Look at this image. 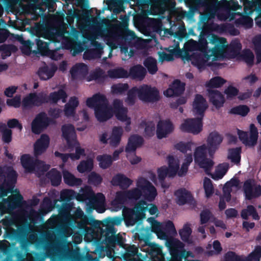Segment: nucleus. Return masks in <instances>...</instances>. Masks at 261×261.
<instances>
[{
  "label": "nucleus",
  "mask_w": 261,
  "mask_h": 261,
  "mask_svg": "<svg viewBox=\"0 0 261 261\" xmlns=\"http://www.w3.org/2000/svg\"><path fill=\"white\" fill-rule=\"evenodd\" d=\"M22 167L28 172H33L36 169L39 168L40 161L34 160V158L28 154H23L20 159Z\"/></svg>",
  "instance_id": "obj_21"
},
{
  "label": "nucleus",
  "mask_w": 261,
  "mask_h": 261,
  "mask_svg": "<svg viewBox=\"0 0 261 261\" xmlns=\"http://www.w3.org/2000/svg\"><path fill=\"white\" fill-rule=\"evenodd\" d=\"M15 191L17 192L18 194L14 197L10 196L7 198L3 199L4 201L7 203L8 206L12 209L18 207L23 202L22 196L19 193V191L17 189L15 190Z\"/></svg>",
  "instance_id": "obj_33"
},
{
  "label": "nucleus",
  "mask_w": 261,
  "mask_h": 261,
  "mask_svg": "<svg viewBox=\"0 0 261 261\" xmlns=\"http://www.w3.org/2000/svg\"><path fill=\"white\" fill-rule=\"evenodd\" d=\"M185 90V84L179 80H174L169 87L164 92V95L168 97L177 96L182 94Z\"/></svg>",
  "instance_id": "obj_17"
},
{
  "label": "nucleus",
  "mask_w": 261,
  "mask_h": 261,
  "mask_svg": "<svg viewBox=\"0 0 261 261\" xmlns=\"http://www.w3.org/2000/svg\"><path fill=\"white\" fill-rule=\"evenodd\" d=\"M126 191L128 195L127 196L128 197V200L137 201L142 197L140 190L137 186L136 188H134L130 190Z\"/></svg>",
  "instance_id": "obj_61"
},
{
  "label": "nucleus",
  "mask_w": 261,
  "mask_h": 261,
  "mask_svg": "<svg viewBox=\"0 0 261 261\" xmlns=\"http://www.w3.org/2000/svg\"><path fill=\"white\" fill-rule=\"evenodd\" d=\"M17 172L14 169L9 168L8 172H7L6 177H5L3 183L14 188L17 181Z\"/></svg>",
  "instance_id": "obj_40"
},
{
  "label": "nucleus",
  "mask_w": 261,
  "mask_h": 261,
  "mask_svg": "<svg viewBox=\"0 0 261 261\" xmlns=\"http://www.w3.org/2000/svg\"><path fill=\"white\" fill-rule=\"evenodd\" d=\"M122 221V219L119 217L106 219L102 225L105 228H98L97 233L93 238L94 242L99 246L106 245L108 247H114L118 245L123 246V237L119 234H116L117 230L114 227V225H120Z\"/></svg>",
  "instance_id": "obj_1"
},
{
  "label": "nucleus",
  "mask_w": 261,
  "mask_h": 261,
  "mask_svg": "<svg viewBox=\"0 0 261 261\" xmlns=\"http://www.w3.org/2000/svg\"><path fill=\"white\" fill-rule=\"evenodd\" d=\"M139 247L142 251L146 253V255H149L152 259L158 258V256L164 258L162 248L159 245L150 242L149 239L145 235L139 236Z\"/></svg>",
  "instance_id": "obj_6"
},
{
  "label": "nucleus",
  "mask_w": 261,
  "mask_h": 261,
  "mask_svg": "<svg viewBox=\"0 0 261 261\" xmlns=\"http://www.w3.org/2000/svg\"><path fill=\"white\" fill-rule=\"evenodd\" d=\"M189 252L170 253L171 258L169 261H189L187 258Z\"/></svg>",
  "instance_id": "obj_63"
},
{
  "label": "nucleus",
  "mask_w": 261,
  "mask_h": 261,
  "mask_svg": "<svg viewBox=\"0 0 261 261\" xmlns=\"http://www.w3.org/2000/svg\"><path fill=\"white\" fill-rule=\"evenodd\" d=\"M241 148L240 147L230 149L229 150L228 158L231 160V162L238 164L241 161Z\"/></svg>",
  "instance_id": "obj_47"
},
{
  "label": "nucleus",
  "mask_w": 261,
  "mask_h": 261,
  "mask_svg": "<svg viewBox=\"0 0 261 261\" xmlns=\"http://www.w3.org/2000/svg\"><path fill=\"white\" fill-rule=\"evenodd\" d=\"M49 144V138L46 134H42L34 144V155L36 156L44 153L48 148Z\"/></svg>",
  "instance_id": "obj_24"
},
{
  "label": "nucleus",
  "mask_w": 261,
  "mask_h": 261,
  "mask_svg": "<svg viewBox=\"0 0 261 261\" xmlns=\"http://www.w3.org/2000/svg\"><path fill=\"white\" fill-rule=\"evenodd\" d=\"M127 110L126 108L114 112L118 120L122 122H125L127 123V125H130L131 121L130 118L127 117Z\"/></svg>",
  "instance_id": "obj_54"
},
{
  "label": "nucleus",
  "mask_w": 261,
  "mask_h": 261,
  "mask_svg": "<svg viewBox=\"0 0 261 261\" xmlns=\"http://www.w3.org/2000/svg\"><path fill=\"white\" fill-rule=\"evenodd\" d=\"M148 204L146 201L140 200L134 208L124 207L123 219L126 226H133L145 216Z\"/></svg>",
  "instance_id": "obj_3"
},
{
  "label": "nucleus",
  "mask_w": 261,
  "mask_h": 261,
  "mask_svg": "<svg viewBox=\"0 0 261 261\" xmlns=\"http://www.w3.org/2000/svg\"><path fill=\"white\" fill-rule=\"evenodd\" d=\"M127 191H118L116 193L115 198L113 201L114 204H123L128 200Z\"/></svg>",
  "instance_id": "obj_56"
},
{
  "label": "nucleus",
  "mask_w": 261,
  "mask_h": 261,
  "mask_svg": "<svg viewBox=\"0 0 261 261\" xmlns=\"http://www.w3.org/2000/svg\"><path fill=\"white\" fill-rule=\"evenodd\" d=\"M203 118L199 117L186 119L180 125V129L184 132L198 134L202 130Z\"/></svg>",
  "instance_id": "obj_13"
},
{
  "label": "nucleus",
  "mask_w": 261,
  "mask_h": 261,
  "mask_svg": "<svg viewBox=\"0 0 261 261\" xmlns=\"http://www.w3.org/2000/svg\"><path fill=\"white\" fill-rule=\"evenodd\" d=\"M108 75L111 78H127L128 71L122 67L111 69L108 71Z\"/></svg>",
  "instance_id": "obj_41"
},
{
  "label": "nucleus",
  "mask_w": 261,
  "mask_h": 261,
  "mask_svg": "<svg viewBox=\"0 0 261 261\" xmlns=\"http://www.w3.org/2000/svg\"><path fill=\"white\" fill-rule=\"evenodd\" d=\"M93 167V161L91 159H89L81 162L77 167V169L79 172L83 173L86 171H90Z\"/></svg>",
  "instance_id": "obj_53"
},
{
  "label": "nucleus",
  "mask_w": 261,
  "mask_h": 261,
  "mask_svg": "<svg viewBox=\"0 0 261 261\" xmlns=\"http://www.w3.org/2000/svg\"><path fill=\"white\" fill-rule=\"evenodd\" d=\"M192 230L190 227V225L188 223L184 224L182 228L179 231V234L181 239L185 242L190 243L191 241L190 237L192 233Z\"/></svg>",
  "instance_id": "obj_46"
},
{
  "label": "nucleus",
  "mask_w": 261,
  "mask_h": 261,
  "mask_svg": "<svg viewBox=\"0 0 261 261\" xmlns=\"http://www.w3.org/2000/svg\"><path fill=\"white\" fill-rule=\"evenodd\" d=\"M0 132L2 133V140L5 143L9 144L12 140V131L7 128L5 123L0 124Z\"/></svg>",
  "instance_id": "obj_39"
},
{
  "label": "nucleus",
  "mask_w": 261,
  "mask_h": 261,
  "mask_svg": "<svg viewBox=\"0 0 261 261\" xmlns=\"http://www.w3.org/2000/svg\"><path fill=\"white\" fill-rule=\"evenodd\" d=\"M210 59L208 53L194 54L192 56V63L199 69H204L206 62Z\"/></svg>",
  "instance_id": "obj_27"
},
{
  "label": "nucleus",
  "mask_w": 261,
  "mask_h": 261,
  "mask_svg": "<svg viewBox=\"0 0 261 261\" xmlns=\"http://www.w3.org/2000/svg\"><path fill=\"white\" fill-rule=\"evenodd\" d=\"M87 106L94 108L95 117L99 122H105L113 115L112 109L109 107L108 99L105 95L96 93L86 100Z\"/></svg>",
  "instance_id": "obj_2"
},
{
  "label": "nucleus",
  "mask_w": 261,
  "mask_h": 261,
  "mask_svg": "<svg viewBox=\"0 0 261 261\" xmlns=\"http://www.w3.org/2000/svg\"><path fill=\"white\" fill-rule=\"evenodd\" d=\"M207 96L210 102L217 109L223 106L225 102L224 95L218 90L207 89Z\"/></svg>",
  "instance_id": "obj_20"
},
{
  "label": "nucleus",
  "mask_w": 261,
  "mask_h": 261,
  "mask_svg": "<svg viewBox=\"0 0 261 261\" xmlns=\"http://www.w3.org/2000/svg\"><path fill=\"white\" fill-rule=\"evenodd\" d=\"M129 85L127 83H119L112 86L111 91L113 94H122L128 90Z\"/></svg>",
  "instance_id": "obj_59"
},
{
  "label": "nucleus",
  "mask_w": 261,
  "mask_h": 261,
  "mask_svg": "<svg viewBox=\"0 0 261 261\" xmlns=\"http://www.w3.org/2000/svg\"><path fill=\"white\" fill-rule=\"evenodd\" d=\"M222 137L216 132H213L210 134L207 138V147H208V154L210 158L213 157L216 150L222 142Z\"/></svg>",
  "instance_id": "obj_19"
},
{
  "label": "nucleus",
  "mask_w": 261,
  "mask_h": 261,
  "mask_svg": "<svg viewBox=\"0 0 261 261\" xmlns=\"http://www.w3.org/2000/svg\"><path fill=\"white\" fill-rule=\"evenodd\" d=\"M168 161L169 165V168H168L170 172V176H174L179 169V165L176 163L175 159L172 155H169L168 156Z\"/></svg>",
  "instance_id": "obj_57"
},
{
  "label": "nucleus",
  "mask_w": 261,
  "mask_h": 261,
  "mask_svg": "<svg viewBox=\"0 0 261 261\" xmlns=\"http://www.w3.org/2000/svg\"><path fill=\"white\" fill-rule=\"evenodd\" d=\"M243 61L247 64L248 67H252L254 64V56L250 49H246L243 51L241 55Z\"/></svg>",
  "instance_id": "obj_55"
},
{
  "label": "nucleus",
  "mask_w": 261,
  "mask_h": 261,
  "mask_svg": "<svg viewBox=\"0 0 261 261\" xmlns=\"http://www.w3.org/2000/svg\"><path fill=\"white\" fill-rule=\"evenodd\" d=\"M123 130L121 126H114L112 128V133L109 138V144L113 147H117L121 140Z\"/></svg>",
  "instance_id": "obj_28"
},
{
  "label": "nucleus",
  "mask_w": 261,
  "mask_h": 261,
  "mask_svg": "<svg viewBox=\"0 0 261 261\" xmlns=\"http://www.w3.org/2000/svg\"><path fill=\"white\" fill-rule=\"evenodd\" d=\"M76 193L72 190H64L60 194V201L63 202H69L74 198Z\"/></svg>",
  "instance_id": "obj_58"
},
{
  "label": "nucleus",
  "mask_w": 261,
  "mask_h": 261,
  "mask_svg": "<svg viewBox=\"0 0 261 261\" xmlns=\"http://www.w3.org/2000/svg\"><path fill=\"white\" fill-rule=\"evenodd\" d=\"M207 152L208 147L205 144H203L196 148L194 158L195 163L200 168L203 169L206 174L210 175L214 162L212 159L207 158Z\"/></svg>",
  "instance_id": "obj_5"
},
{
  "label": "nucleus",
  "mask_w": 261,
  "mask_h": 261,
  "mask_svg": "<svg viewBox=\"0 0 261 261\" xmlns=\"http://www.w3.org/2000/svg\"><path fill=\"white\" fill-rule=\"evenodd\" d=\"M47 178L50 180L52 186H58L62 180V175L61 173L56 169H52L47 173Z\"/></svg>",
  "instance_id": "obj_36"
},
{
  "label": "nucleus",
  "mask_w": 261,
  "mask_h": 261,
  "mask_svg": "<svg viewBox=\"0 0 261 261\" xmlns=\"http://www.w3.org/2000/svg\"><path fill=\"white\" fill-rule=\"evenodd\" d=\"M174 195L177 199V203L180 205H184L186 203L191 204L193 201V197L190 192L185 188L176 190Z\"/></svg>",
  "instance_id": "obj_26"
},
{
  "label": "nucleus",
  "mask_w": 261,
  "mask_h": 261,
  "mask_svg": "<svg viewBox=\"0 0 261 261\" xmlns=\"http://www.w3.org/2000/svg\"><path fill=\"white\" fill-rule=\"evenodd\" d=\"M173 130V124L170 120H160L156 126V134L157 138L159 139L166 138L168 135L172 133Z\"/></svg>",
  "instance_id": "obj_16"
},
{
  "label": "nucleus",
  "mask_w": 261,
  "mask_h": 261,
  "mask_svg": "<svg viewBox=\"0 0 261 261\" xmlns=\"http://www.w3.org/2000/svg\"><path fill=\"white\" fill-rule=\"evenodd\" d=\"M133 180L123 174L118 173L114 176L111 184L114 186H119L121 189H127L133 183Z\"/></svg>",
  "instance_id": "obj_25"
},
{
  "label": "nucleus",
  "mask_w": 261,
  "mask_h": 261,
  "mask_svg": "<svg viewBox=\"0 0 261 261\" xmlns=\"http://www.w3.org/2000/svg\"><path fill=\"white\" fill-rule=\"evenodd\" d=\"M43 97H44L45 102L44 103H57L59 100H62L63 102H65L67 97L66 92L62 89L57 91L49 93L48 96L46 94L42 93Z\"/></svg>",
  "instance_id": "obj_22"
},
{
  "label": "nucleus",
  "mask_w": 261,
  "mask_h": 261,
  "mask_svg": "<svg viewBox=\"0 0 261 261\" xmlns=\"http://www.w3.org/2000/svg\"><path fill=\"white\" fill-rule=\"evenodd\" d=\"M93 45L96 49H91L86 50L84 53V56H85L86 58L90 59L101 57L100 50L102 49V46L100 43L96 41L94 42Z\"/></svg>",
  "instance_id": "obj_35"
},
{
  "label": "nucleus",
  "mask_w": 261,
  "mask_h": 261,
  "mask_svg": "<svg viewBox=\"0 0 261 261\" xmlns=\"http://www.w3.org/2000/svg\"><path fill=\"white\" fill-rule=\"evenodd\" d=\"M160 93L155 87L147 85L139 87V98L143 102H155L160 99Z\"/></svg>",
  "instance_id": "obj_10"
},
{
  "label": "nucleus",
  "mask_w": 261,
  "mask_h": 261,
  "mask_svg": "<svg viewBox=\"0 0 261 261\" xmlns=\"http://www.w3.org/2000/svg\"><path fill=\"white\" fill-rule=\"evenodd\" d=\"M63 177L64 182L69 186H79L82 184V179L75 177L73 174L68 170H64L63 171Z\"/></svg>",
  "instance_id": "obj_31"
},
{
  "label": "nucleus",
  "mask_w": 261,
  "mask_h": 261,
  "mask_svg": "<svg viewBox=\"0 0 261 261\" xmlns=\"http://www.w3.org/2000/svg\"><path fill=\"white\" fill-rule=\"evenodd\" d=\"M38 75L42 80H47L54 75V71L49 69L47 66H44L39 69Z\"/></svg>",
  "instance_id": "obj_51"
},
{
  "label": "nucleus",
  "mask_w": 261,
  "mask_h": 261,
  "mask_svg": "<svg viewBox=\"0 0 261 261\" xmlns=\"http://www.w3.org/2000/svg\"><path fill=\"white\" fill-rule=\"evenodd\" d=\"M151 231L156 233L158 238L166 240L171 237V234L176 233L173 223L168 220L165 223H161L155 221L151 225Z\"/></svg>",
  "instance_id": "obj_7"
},
{
  "label": "nucleus",
  "mask_w": 261,
  "mask_h": 261,
  "mask_svg": "<svg viewBox=\"0 0 261 261\" xmlns=\"http://www.w3.org/2000/svg\"><path fill=\"white\" fill-rule=\"evenodd\" d=\"M139 87H133L127 91V97L125 99V102L129 106H133L135 105L136 100V94H137L139 97Z\"/></svg>",
  "instance_id": "obj_45"
},
{
  "label": "nucleus",
  "mask_w": 261,
  "mask_h": 261,
  "mask_svg": "<svg viewBox=\"0 0 261 261\" xmlns=\"http://www.w3.org/2000/svg\"><path fill=\"white\" fill-rule=\"evenodd\" d=\"M241 216L244 220H248L249 216H251L255 220L260 219L256 209L252 205H248L246 208L243 209L241 212Z\"/></svg>",
  "instance_id": "obj_32"
},
{
  "label": "nucleus",
  "mask_w": 261,
  "mask_h": 261,
  "mask_svg": "<svg viewBox=\"0 0 261 261\" xmlns=\"http://www.w3.org/2000/svg\"><path fill=\"white\" fill-rule=\"evenodd\" d=\"M250 112V108L246 105H239L232 108L229 113L231 114L238 115L245 117Z\"/></svg>",
  "instance_id": "obj_44"
},
{
  "label": "nucleus",
  "mask_w": 261,
  "mask_h": 261,
  "mask_svg": "<svg viewBox=\"0 0 261 261\" xmlns=\"http://www.w3.org/2000/svg\"><path fill=\"white\" fill-rule=\"evenodd\" d=\"M261 257V246H256L246 258V261H259Z\"/></svg>",
  "instance_id": "obj_62"
},
{
  "label": "nucleus",
  "mask_w": 261,
  "mask_h": 261,
  "mask_svg": "<svg viewBox=\"0 0 261 261\" xmlns=\"http://www.w3.org/2000/svg\"><path fill=\"white\" fill-rule=\"evenodd\" d=\"M35 41L39 54L42 56H46L49 50V44L39 38L36 39Z\"/></svg>",
  "instance_id": "obj_52"
},
{
  "label": "nucleus",
  "mask_w": 261,
  "mask_h": 261,
  "mask_svg": "<svg viewBox=\"0 0 261 261\" xmlns=\"http://www.w3.org/2000/svg\"><path fill=\"white\" fill-rule=\"evenodd\" d=\"M211 42L214 44L213 48L210 50V58L213 57V61L217 60L226 56L227 51L226 49V39L223 37H219L213 35L212 36Z\"/></svg>",
  "instance_id": "obj_9"
},
{
  "label": "nucleus",
  "mask_w": 261,
  "mask_h": 261,
  "mask_svg": "<svg viewBox=\"0 0 261 261\" xmlns=\"http://www.w3.org/2000/svg\"><path fill=\"white\" fill-rule=\"evenodd\" d=\"M136 186L140 190L143 200L152 202L158 195L155 187L148 180L143 177H139L136 181Z\"/></svg>",
  "instance_id": "obj_8"
},
{
  "label": "nucleus",
  "mask_w": 261,
  "mask_h": 261,
  "mask_svg": "<svg viewBox=\"0 0 261 261\" xmlns=\"http://www.w3.org/2000/svg\"><path fill=\"white\" fill-rule=\"evenodd\" d=\"M42 92L36 93H31L22 100V106L23 109L31 108L33 106H41L45 101L44 97H43Z\"/></svg>",
  "instance_id": "obj_15"
},
{
  "label": "nucleus",
  "mask_w": 261,
  "mask_h": 261,
  "mask_svg": "<svg viewBox=\"0 0 261 261\" xmlns=\"http://www.w3.org/2000/svg\"><path fill=\"white\" fill-rule=\"evenodd\" d=\"M166 241V244L169 249L170 253L186 251L184 249V244L179 240L171 237Z\"/></svg>",
  "instance_id": "obj_30"
},
{
  "label": "nucleus",
  "mask_w": 261,
  "mask_h": 261,
  "mask_svg": "<svg viewBox=\"0 0 261 261\" xmlns=\"http://www.w3.org/2000/svg\"><path fill=\"white\" fill-rule=\"evenodd\" d=\"M140 127H144L145 137H152L155 133V124L152 121L142 120L140 124Z\"/></svg>",
  "instance_id": "obj_34"
},
{
  "label": "nucleus",
  "mask_w": 261,
  "mask_h": 261,
  "mask_svg": "<svg viewBox=\"0 0 261 261\" xmlns=\"http://www.w3.org/2000/svg\"><path fill=\"white\" fill-rule=\"evenodd\" d=\"M253 43L256 54V64H259L261 62V35L255 36L253 40Z\"/></svg>",
  "instance_id": "obj_49"
},
{
  "label": "nucleus",
  "mask_w": 261,
  "mask_h": 261,
  "mask_svg": "<svg viewBox=\"0 0 261 261\" xmlns=\"http://www.w3.org/2000/svg\"><path fill=\"white\" fill-rule=\"evenodd\" d=\"M243 189L246 200H251L261 196V186L256 184L253 179L245 181Z\"/></svg>",
  "instance_id": "obj_12"
},
{
  "label": "nucleus",
  "mask_w": 261,
  "mask_h": 261,
  "mask_svg": "<svg viewBox=\"0 0 261 261\" xmlns=\"http://www.w3.org/2000/svg\"><path fill=\"white\" fill-rule=\"evenodd\" d=\"M61 130L62 136L66 140L68 148L73 149L75 147V153H70L71 159L73 160H79L81 155H85V150L80 146H76L79 144L76 140V135L74 126L70 124H65L62 126Z\"/></svg>",
  "instance_id": "obj_4"
},
{
  "label": "nucleus",
  "mask_w": 261,
  "mask_h": 261,
  "mask_svg": "<svg viewBox=\"0 0 261 261\" xmlns=\"http://www.w3.org/2000/svg\"><path fill=\"white\" fill-rule=\"evenodd\" d=\"M200 224L203 225L208 222H212L215 220V216L209 209H204L200 214Z\"/></svg>",
  "instance_id": "obj_43"
},
{
  "label": "nucleus",
  "mask_w": 261,
  "mask_h": 261,
  "mask_svg": "<svg viewBox=\"0 0 261 261\" xmlns=\"http://www.w3.org/2000/svg\"><path fill=\"white\" fill-rule=\"evenodd\" d=\"M96 160L99 162V167L103 169L109 168L113 162L112 156L107 154L97 155Z\"/></svg>",
  "instance_id": "obj_37"
},
{
  "label": "nucleus",
  "mask_w": 261,
  "mask_h": 261,
  "mask_svg": "<svg viewBox=\"0 0 261 261\" xmlns=\"http://www.w3.org/2000/svg\"><path fill=\"white\" fill-rule=\"evenodd\" d=\"M207 107L206 101L203 96L199 94H196L193 103V112L195 115L203 118L204 112Z\"/></svg>",
  "instance_id": "obj_18"
},
{
  "label": "nucleus",
  "mask_w": 261,
  "mask_h": 261,
  "mask_svg": "<svg viewBox=\"0 0 261 261\" xmlns=\"http://www.w3.org/2000/svg\"><path fill=\"white\" fill-rule=\"evenodd\" d=\"M242 49V44L238 40H233L229 45H227V53H230L232 56H236L240 54Z\"/></svg>",
  "instance_id": "obj_42"
},
{
  "label": "nucleus",
  "mask_w": 261,
  "mask_h": 261,
  "mask_svg": "<svg viewBox=\"0 0 261 261\" xmlns=\"http://www.w3.org/2000/svg\"><path fill=\"white\" fill-rule=\"evenodd\" d=\"M51 121L44 112L39 113L32 122V132L35 134H40L49 125Z\"/></svg>",
  "instance_id": "obj_14"
},
{
  "label": "nucleus",
  "mask_w": 261,
  "mask_h": 261,
  "mask_svg": "<svg viewBox=\"0 0 261 261\" xmlns=\"http://www.w3.org/2000/svg\"><path fill=\"white\" fill-rule=\"evenodd\" d=\"M203 188L204 189L205 196L207 198L211 197L214 193V187L212 184V180L207 178L205 177L203 181Z\"/></svg>",
  "instance_id": "obj_60"
},
{
  "label": "nucleus",
  "mask_w": 261,
  "mask_h": 261,
  "mask_svg": "<svg viewBox=\"0 0 261 261\" xmlns=\"http://www.w3.org/2000/svg\"><path fill=\"white\" fill-rule=\"evenodd\" d=\"M70 72L73 79L85 78L88 73V67L84 63L76 64L71 68Z\"/></svg>",
  "instance_id": "obj_29"
},
{
  "label": "nucleus",
  "mask_w": 261,
  "mask_h": 261,
  "mask_svg": "<svg viewBox=\"0 0 261 261\" xmlns=\"http://www.w3.org/2000/svg\"><path fill=\"white\" fill-rule=\"evenodd\" d=\"M128 72L131 79L141 81L145 77L147 70L141 64H136L131 66Z\"/></svg>",
  "instance_id": "obj_23"
},
{
  "label": "nucleus",
  "mask_w": 261,
  "mask_h": 261,
  "mask_svg": "<svg viewBox=\"0 0 261 261\" xmlns=\"http://www.w3.org/2000/svg\"><path fill=\"white\" fill-rule=\"evenodd\" d=\"M238 134L240 140L245 146L252 147L256 145L258 132L254 124H251L250 125L249 134L246 132L241 130H238Z\"/></svg>",
  "instance_id": "obj_11"
},
{
  "label": "nucleus",
  "mask_w": 261,
  "mask_h": 261,
  "mask_svg": "<svg viewBox=\"0 0 261 261\" xmlns=\"http://www.w3.org/2000/svg\"><path fill=\"white\" fill-rule=\"evenodd\" d=\"M226 81L220 76H215L211 79L206 84L208 89L217 88L222 87Z\"/></svg>",
  "instance_id": "obj_50"
},
{
  "label": "nucleus",
  "mask_w": 261,
  "mask_h": 261,
  "mask_svg": "<svg viewBox=\"0 0 261 261\" xmlns=\"http://www.w3.org/2000/svg\"><path fill=\"white\" fill-rule=\"evenodd\" d=\"M144 66L151 74H154L158 71L157 62L155 59L152 57L146 58L143 62Z\"/></svg>",
  "instance_id": "obj_38"
},
{
  "label": "nucleus",
  "mask_w": 261,
  "mask_h": 261,
  "mask_svg": "<svg viewBox=\"0 0 261 261\" xmlns=\"http://www.w3.org/2000/svg\"><path fill=\"white\" fill-rule=\"evenodd\" d=\"M228 169V165L227 164H220L218 166V170L217 171L216 175H211L212 178L214 179H218L222 178L226 173Z\"/></svg>",
  "instance_id": "obj_64"
},
{
  "label": "nucleus",
  "mask_w": 261,
  "mask_h": 261,
  "mask_svg": "<svg viewBox=\"0 0 261 261\" xmlns=\"http://www.w3.org/2000/svg\"><path fill=\"white\" fill-rule=\"evenodd\" d=\"M138 248L133 245L126 249L125 252L122 255V257L125 261H132L134 257L137 255Z\"/></svg>",
  "instance_id": "obj_48"
}]
</instances>
